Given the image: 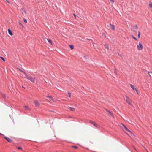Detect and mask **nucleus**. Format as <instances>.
<instances>
[{
  "label": "nucleus",
  "mask_w": 152,
  "mask_h": 152,
  "mask_svg": "<svg viewBox=\"0 0 152 152\" xmlns=\"http://www.w3.org/2000/svg\"><path fill=\"white\" fill-rule=\"evenodd\" d=\"M24 74H25V75L26 76L25 77L28 79L30 80L31 82H32L33 83H34L35 82V77H33L31 76H28L25 72H24Z\"/></svg>",
  "instance_id": "obj_1"
},
{
  "label": "nucleus",
  "mask_w": 152,
  "mask_h": 152,
  "mask_svg": "<svg viewBox=\"0 0 152 152\" xmlns=\"http://www.w3.org/2000/svg\"><path fill=\"white\" fill-rule=\"evenodd\" d=\"M138 27L137 25L135 26H131V30L134 32L136 33V31L137 30Z\"/></svg>",
  "instance_id": "obj_2"
},
{
  "label": "nucleus",
  "mask_w": 152,
  "mask_h": 152,
  "mask_svg": "<svg viewBox=\"0 0 152 152\" xmlns=\"http://www.w3.org/2000/svg\"><path fill=\"white\" fill-rule=\"evenodd\" d=\"M126 100L127 102L132 106H133L132 104L131 103V101L129 97L126 96Z\"/></svg>",
  "instance_id": "obj_3"
},
{
  "label": "nucleus",
  "mask_w": 152,
  "mask_h": 152,
  "mask_svg": "<svg viewBox=\"0 0 152 152\" xmlns=\"http://www.w3.org/2000/svg\"><path fill=\"white\" fill-rule=\"evenodd\" d=\"M142 44L139 42V45H137V48L138 50H140L142 49Z\"/></svg>",
  "instance_id": "obj_4"
},
{
  "label": "nucleus",
  "mask_w": 152,
  "mask_h": 152,
  "mask_svg": "<svg viewBox=\"0 0 152 152\" xmlns=\"http://www.w3.org/2000/svg\"><path fill=\"white\" fill-rule=\"evenodd\" d=\"M44 41H45L46 40H48V42L50 43V44H51V45H53V42L50 39H48L45 38H44Z\"/></svg>",
  "instance_id": "obj_5"
},
{
  "label": "nucleus",
  "mask_w": 152,
  "mask_h": 152,
  "mask_svg": "<svg viewBox=\"0 0 152 152\" xmlns=\"http://www.w3.org/2000/svg\"><path fill=\"white\" fill-rule=\"evenodd\" d=\"M34 103L35 106L36 107H38L39 106V103L37 100H35L34 101Z\"/></svg>",
  "instance_id": "obj_6"
},
{
  "label": "nucleus",
  "mask_w": 152,
  "mask_h": 152,
  "mask_svg": "<svg viewBox=\"0 0 152 152\" xmlns=\"http://www.w3.org/2000/svg\"><path fill=\"white\" fill-rule=\"evenodd\" d=\"M4 138L9 142H12L13 141L10 138L4 136Z\"/></svg>",
  "instance_id": "obj_7"
},
{
  "label": "nucleus",
  "mask_w": 152,
  "mask_h": 152,
  "mask_svg": "<svg viewBox=\"0 0 152 152\" xmlns=\"http://www.w3.org/2000/svg\"><path fill=\"white\" fill-rule=\"evenodd\" d=\"M110 27L114 31L115 30V27L114 25L111 24L109 25Z\"/></svg>",
  "instance_id": "obj_8"
},
{
  "label": "nucleus",
  "mask_w": 152,
  "mask_h": 152,
  "mask_svg": "<svg viewBox=\"0 0 152 152\" xmlns=\"http://www.w3.org/2000/svg\"><path fill=\"white\" fill-rule=\"evenodd\" d=\"M122 125V126H123V127H124V129L126 130H127V131H128V132H130V133H131L132 132H131L126 127V126L125 125H124L123 124H121Z\"/></svg>",
  "instance_id": "obj_9"
},
{
  "label": "nucleus",
  "mask_w": 152,
  "mask_h": 152,
  "mask_svg": "<svg viewBox=\"0 0 152 152\" xmlns=\"http://www.w3.org/2000/svg\"><path fill=\"white\" fill-rule=\"evenodd\" d=\"M89 122L90 123L93 124L95 127H97V124L94 122L92 121H90Z\"/></svg>",
  "instance_id": "obj_10"
},
{
  "label": "nucleus",
  "mask_w": 152,
  "mask_h": 152,
  "mask_svg": "<svg viewBox=\"0 0 152 152\" xmlns=\"http://www.w3.org/2000/svg\"><path fill=\"white\" fill-rule=\"evenodd\" d=\"M47 97L50 100H51V101H53V102H54L55 101V100H54V99L52 96H47Z\"/></svg>",
  "instance_id": "obj_11"
},
{
  "label": "nucleus",
  "mask_w": 152,
  "mask_h": 152,
  "mask_svg": "<svg viewBox=\"0 0 152 152\" xmlns=\"http://www.w3.org/2000/svg\"><path fill=\"white\" fill-rule=\"evenodd\" d=\"M130 85L131 88L133 90H136V88L134 87V86L132 84H130Z\"/></svg>",
  "instance_id": "obj_12"
},
{
  "label": "nucleus",
  "mask_w": 152,
  "mask_h": 152,
  "mask_svg": "<svg viewBox=\"0 0 152 152\" xmlns=\"http://www.w3.org/2000/svg\"><path fill=\"white\" fill-rule=\"evenodd\" d=\"M8 32L9 34L10 35L12 36L13 35V34L12 33V32L10 29H8Z\"/></svg>",
  "instance_id": "obj_13"
},
{
  "label": "nucleus",
  "mask_w": 152,
  "mask_h": 152,
  "mask_svg": "<svg viewBox=\"0 0 152 152\" xmlns=\"http://www.w3.org/2000/svg\"><path fill=\"white\" fill-rule=\"evenodd\" d=\"M69 108L70 109L71 111H74L75 110V108H74L69 107Z\"/></svg>",
  "instance_id": "obj_14"
},
{
  "label": "nucleus",
  "mask_w": 152,
  "mask_h": 152,
  "mask_svg": "<svg viewBox=\"0 0 152 152\" xmlns=\"http://www.w3.org/2000/svg\"><path fill=\"white\" fill-rule=\"evenodd\" d=\"M24 107H25V110H30V109L28 108V106H25Z\"/></svg>",
  "instance_id": "obj_15"
},
{
  "label": "nucleus",
  "mask_w": 152,
  "mask_h": 152,
  "mask_svg": "<svg viewBox=\"0 0 152 152\" xmlns=\"http://www.w3.org/2000/svg\"><path fill=\"white\" fill-rule=\"evenodd\" d=\"M148 73L149 74L150 76L151 77H152V72H148Z\"/></svg>",
  "instance_id": "obj_16"
},
{
  "label": "nucleus",
  "mask_w": 152,
  "mask_h": 152,
  "mask_svg": "<svg viewBox=\"0 0 152 152\" xmlns=\"http://www.w3.org/2000/svg\"><path fill=\"white\" fill-rule=\"evenodd\" d=\"M108 113L109 115H110L112 117H113V113L112 112H111L110 111V112Z\"/></svg>",
  "instance_id": "obj_17"
},
{
  "label": "nucleus",
  "mask_w": 152,
  "mask_h": 152,
  "mask_svg": "<svg viewBox=\"0 0 152 152\" xmlns=\"http://www.w3.org/2000/svg\"><path fill=\"white\" fill-rule=\"evenodd\" d=\"M69 46L71 50H72L73 49V48H74V46L73 45H69Z\"/></svg>",
  "instance_id": "obj_18"
},
{
  "label": "nucleus",
  "mask_w": 152,
  "mask_h": 152,
  "mask_svg": "<svg viewBox=\"0 0 152 152\" xmlns=\"http://www.w3.org/2000/svg\"><path fill=\"white\" fill-rule=\"evenodd\" d=\"M104 45L107 49H109V48L108 46L106 44H105Z\"/></svg>",
  "instance_id": "obj_19"
},
{
  "label": "nucleus",
  "mask_w": 152,
  "mask_h": 152,
  "mask_svg": "<svg viewBox=\"0 0 152 152\" xmlns=\"http://www.w3.org/2000/svg\"><path fill=\"white\" fill-rule=\"evenodd\" d=\"M1 94L2 96L4 98H5L6 97L5 95L2 93H1Z\"/></svg>",
  "instance_id": "obj_20"
},
{
  "label": "nucleus",
  "mask_w": 152,
  "mask_h": 152,
  "mask_svg": "<svg viewBox=\"0 0 152 152\" xmlns=\"http://www.w3.org/2000/svg\"><path fill=\"white\" fill-rule=\"evenodd\" d=\"M71 147L72 148H75V149H77L78 148V147H77V146H71Z\"/></svg>",
  "instance_id": "obj_21"
},
{
  "label": "nucleus",
  "mask_w": 152,
  "mask_h": 152,
  "mask_svg": "<svg viewBox=\"0 0 152 152\" xmlns=\"http://www.w3.org/2000/svg\"><path fill=\"white\" fill-rule=\"evenodd\" d=\"M149 5L151 8H152V3H151V2H150Z\"/></svg>",
  "instance_id": "obj_22"
},
{
  "label": "nucleus",
  "mask_w": 152,
  "mask_h": 152,
  "mask_svg": "<svg viewBox=\"0 0 152 152\" xmlns=\"http://www.w3.org/2000/svg\"><path fill=\"white\" fill-rule=\"evenodd\" d=\"M23 12L24 13H25V14H26V11L25 10L23 9V8L22 9Z\"/></svg>",
  "instance_id": "obj_23"
},
{
  "label": "nucleus",
  "mask_w": 152,
  "mask_h": 152,
  "mask_svg": "<svg viewBox=\"0 0 152 152\" xmlns=\"http://www.w3.org/2000/svg\"><path fill=\"white\" fill-rule=\"evenodd\" d=\"M132 37L135 40H137L136 38V37H134L132 35Z\"/></svg>",
  "instance_id": "obj_24"
},
{
  "label": "nucleus",
  "mask_w": 152,
  "mask_h": 152,
  "mask_svg": "<svg viewBox=\"0 0 152 152\" xmlns=\"http://www.w3.org/2000/svg\"><path fill=\"white\" fill-rule=\"evenodd\" d=\"M17 148L19 150H21L22 148L21 147H17Z\"/></svg>",
  "instance_id": "obj_25"
},
{
  "label": "nucleus",
  "mask_w": 152,
  "mask_h": 152,
  "mask_svg": "<svg viewBox=\"0 0 152 152\" xmlns=\"http://www.w3.org/2000/svg\"><path fill=\"white\" fill-rule=\"evenodd\" d=\"M138 33V38H139L140 37V31H139Z\"/></svg>",
  "instance_id": "obj_26"
},
{
  "label": "nucleus",
  "mask_w": 152,
  "mask_h": 152,
  "mask_svg": "<svg viewBox=\"0 0 152 152\" xmlns=\"http://www.w3.org/2000/svg\"><path fill=\"white\" fill-rule=\"evenodd\" d=\"M0 58H1V59H2L3 61H5V60H4V58L3 57H1H1H0Z\"/></svg>",
  "instance_id": "obj_27"
},
{
  "label": "nucleus",
  "mask_w": 152,
  "mask_h": 152,
  "mask_svg": "<svg viewBox=\"0 0 152 152\" xmlns=\"http://www.w3.org/2000/svg\"><path fill=\"white\" fill-rule=\"evenodd\" d=\"M23 21L25 23H27V20L26 19H23Z\"/></svg>",
  "instance_id": "obj_28"
},
{
  "label": "nucleus",
  "mask_w": 152,
  "mask_h": 152,
  "mask_svg": "<svg viewBox=\"0 0 152 152\" xmlns=\"http://www.w3.org/2000/svg\"><path fill=\"white\" fill-rule=\"evenodd\" d=\"M68 94H69V97H70L71 95V93L70 92H68Z\"/></svg>",
  "instance_id": "obj_29"
},
{
  "label": "nucleus",
  "mask_w": 152,
  "mask_h": 152,
  "mask_svg": "<svg viewBox=\"0 0 152 152\" xmlns=\"http://www.w3.org/2000/svg\"><path fill=\"white\" fill-rule=\"evenodd\" d=\"M105 110L108 113L110 112V111L108 110L107 109H105Z\"/></svg>",
  "instance_id": "obj_30"
},
{
  "label": "nucleus",
  "mask_w": 152,
  "mask_h": 152,
  "mask_svg": "<svg viewBox=\"0 0 152 152\" xmlns=\"http://www.w3.org/2000/svg\"><path fill=\"white\" fill-rule=\"evenodd\" d=\"M105 110L108 113L110 112V111L108 110L107 109H105Z\"/></svg>",
  "instance_id": "obj_31"
},
{
  "label": "nucleus",
  "mask_w": 152,
  "mask_h": 152,
  "mask_svg": "<svg viewBox=\"0 0 152 152\" xmlns=\"http://www.w3.org/2000/svg\"><path fill=\"white\" fill-rule=\"evenodd\" d=\"M110 1L113 4L114 3V1H113V0H110Z\"/></svg>",
  "instance_id": "obj_32"
},
{
  "label": "nucleus",
  "mask_w": 152,
  "mask_h": 152,
  "mask_svg": "<svg viewBox=\"0 0 152 152\" xmlns=\"http://www.w3.org/2000/svg\"><path fill=\"white\" fill-rule=\"evenodd\" d=\"M19 69V70L20 71H21V72H23V73H24V72H25L24 71H23V70H21V69Z\"/></svg>",
  "instance_id": "obj_33"
},
{
  "label": "nucleus",
  "mask_w": 152,
  "mask_h": 152,
  "mask_svg": "<svg viewBox=\"0 0 152 152\" xmlns=\"http://www.w3.org/2000/svg\"><path fill=\"white\" fill-rule=\"evenodd\" d=\"M114 72V73H116V69H115Z\"/></svg>",
  "instance_id": "obj_34"
},
{
  "label": "nucleus",
  "mask_w": 152,
  "mask_h": 152,
  "mask_svg": "<svg viewBox=\"0 0 152 152\" xmlns=\"http://www.w3.org/2000/svg\"><path fill=\"white\" fill-rule=\"evenodd\" d=\"M135 90L136 91V92H137V93L138 94V91L136 89V90Z\"/></svg>",
  "instance_id": "obj_35"
},
{
  "label": "nucleus",
  "mask_w": 152,
  "mask_h": 152,
  "mask_svg": "<svg viewBox=\"0 0 152 152\" xmlns=\"http://www.w3.org/2000/svg\"><path fill=\"white\" fill-rule=\"evenodd\" d=\"M73 15L75 17V18H76V16L74 14H73Z\"/></svg>",
  "instance_id": "obj_36"
},
{
  "label": "nucleus",
  "mask_w": 152,
  "mask_h": 152,
  "mask_svg": "<svg viewBox=\"0 0 152 152\" xmlns=\"http://www.w3.org/2000/svg\"><path fill=\"white\" fill-rule=\"evenodd\" d=\"M0 135H3L4 136V135L3 134H1V133H0Z\"/></svg>",
  "instance_id": "obj_37"
},
{
  "label": "nucleus",
  "mask_w": 152,
  "mask_h": 152,
  "mask_svg": "<svg viewBox=\"0 0 152 152\" xmlns=\"http://www.w3.org/2000/svg\"><path fill=\"white\" fill-rule=\"evenodd\" d=\"M91 151V152H96V151Z\"/></svg>",
  "instance_id": "obj_38"
},
{
  "label": "nucleus",
  "mask_w": 152,
  "mask_h": 152,
  "mask_svg": "<svg viewBox=\"0 0 152 152\" xmlns=\"http://www.w3.org/2000/svg\"><path fill=\"white\" fill-rule=\"evenodd\" d=\"M87 39V40H91V41H92V40H91V39Z\"/></svg>",
  "instance_id": "obj_39"
},
{
  "label": "nucleus",
  "mask_w": 152,
  "mask_h": 152,
  "mask_svg": "<svg viewBox=\"0 0 152 152\" xmlns=\"http://www.w3.org/2000/svg\"><path fill=\"white\" fill-rule=\"evenodd\" d=\"M121 128L123 130H124V129H123L121 127Z\"/></svg>",
  "instance_id": "obj_40"
},
{
  "label": "nucleus",
  "mask_w": 152,
  "mask_h": 152,
  "mask_svg": "<svg viewBox=\"0 0 152 152\" xmlns=\"http://www.w3.org/2000/svg\"><path fill=\"white\" fill-rule=\"evenodd\" d=\"M20 25H22V26H23V25H22L20 23Z\"/></svg>",
  "instance_id": "obj_41"
},
{
  "label": "nucleus",
  "mask_w": 152,
  "mask_h": 152,
  "mask_svg": "<svg viewBox=\"0 0 152 152\" xmlns=\"http://www.w3.org/2000/svg\"><path fill=\"white\" fill-rule=\"evenodd\" d=\"M146 150V151H147V152H149L147 150Z\"/></svg>",
  "instance_id": "obj_42"
},
{
  "label": "nucleus",
  "mask_w": 152,
  "mask_h": 152,
  "mask_svg": "<svg viewBox=\"0 0 152 152\" xmlns=\"http://www.w3.org/2000/svg\"><path fill=\"white\" fill-rule=\"evenodd\" d=\"M78 145H79V146H81V145H80L79 144H78Z\"/></svg>",
  "instance_id": "obj_43"
},
{
  "label": "nucleus",
  "mask_w": 152,
  "mask_h": 152,
  "mask_svg": "<svg viewBox=\"0 0 152 152\" xmlns=\"http://www.w3.org/2000/svg\"><path fill=\"white\" fill-rule=\"evenodd\" d=\"M22 87H23V88H24V87H23V86H22Z\"/></svg>",
  "instance_id": "obj_44"
},
{
  "label": "nucleus",
  "mask_w": 152,
  "mask_h": 152,
  "mask_svg": "<svg viewBox=\"0 0 152 152\" xmlns=\"http://www.w3.org/2000/svg\"><path fill=\"white\" fill-rule=\"evenodd\" d=\"M93 46L94 47V45H93Z\"/></svg>",
  "instance_id": "obj_45"
}]
</instances>
